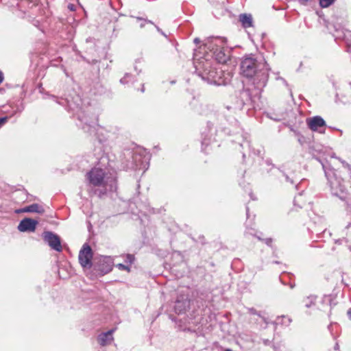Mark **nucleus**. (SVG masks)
<instances>
[{
  "label": "nucleus",
  "mask_w": 351,
  "mask_h": 351,
  "mask_svg": "<svg viewBox=\"0 0 351 351\" xmlns=\"http://www.w3.org/2000/svg\"><path fill=\"white\" fill-rule=\"evenodd\" d=\"M262 233L257 234V231L254 230L253 228L246 227L245 231L244 232V236L246 238H249L250 236L256 237L259 241L263 240L261 238Z\"/></svg>",
  "instance_id": "nucleus-18"
},
{
  "label": "nucleus",
  "mask_w": 351,
  "mask_h": 351,
  "mask_svg": "<svg viewBox=\"0 0 351 351\" xmlns=\"http://www.w3.org/2000/svg\"><path fill=\"white\" fill-rule=\"evenodd\" d=\"M117 268H119L120 270H126L128 271H130V267L128 265H125L122 263H119L116 265Z\"/></svg>",
  "instance_id": "nucleus-25"
},
{
  "label": "nucleus",
  "mask_w": 351,
  "mask_h": 351,
  "mask_svg": "<svg viewBox=\"0 0 351 351\" xmlns=\"http://www.w3.org/2000/svg\"><path fill=\"white\" fill-rule=\"evenodd\" d=\"M134 261V256L132 254H127L125 261L129 264H132Z\"/></svg>",
  "instance_id": "nucleus-24"
},
{
  "label": "nucleus",
  "mask_w": 351,
  "mask_h": 351,
  "mask_svg": "<svg viewBox=\"0 0 351 351\" xmlns=\"http://www.w3.org/2000/svg\"><path fill=\"white\" fill-rule=\"evenodd\" d=\"M308 128L313 131H319L324 133L325 130L326 122L319 116H315L307 120Z\"/></svg>",
  "instance_id": "nucleus-12"
},
{
  "label": "nucleus",
  "mask_w": 351,
  "mask_h": 351,
  "mask_svg": "<svg viewBox=\"0 0 351 351\" xmlns=\"http://www.w3.org/2000/svg\"><path fill=\"white\" fill-rule=\"evenodd\" d=\"M43 239L47 243L50 247L57 252H61L62 250L60 237L52 232H45L43 233Z\"/></svg>",
  "instance_id": "nucleus-11"
},
{
  "label": "nucleus",
  "mask_w": 351,
  "mask_h": 351,
  "mask_svg": "<svg viewBox=\"0 0 351 351\" xmlns=\"http://www.w3.org/2000/svg\"><path fill=\"white\" fill-rule=\"evenodd\" d=\"M336 99L343 104L351 103V82L342 84L336 88Z\"/></svg>",
  "instance_id": "nucleus-9"
},
{
  "label": "nucleus",
  "mask_w": 351,
  "mask_h": 351,
  "mask_svg": "<svg viewBox=\"0 0 351 351\" xmlns=\"http://www.w3.org/2000/svg\"><path fill=\"white\" fill-rule=\"evenodd\" d=\"M8 117H0V128L8 122Z\"/></svg>",
  "instance_id": "nucleus-27"
},
{
  "label": "nucleus",
  "mask_w": 351,
  "mask_h": 351,
  "mask_svg": "<svg viewBox=\"0 0 351 351\" xmlns=\"http://www.w3.org/2000/svg\"><path fill=\"white\" fill-rule=\"evenodd\" d=\"M248 312L252 315H256L259 317H261V315L259 312H258L255 308H250L248 309Z\"/></svg>",
  "instance_id": "nucleus-28"
},
{
  "label": "nucleus",
  "mask_w": 351,
  "mask_h": 351,
  "mask_svg": "<svg viewBox=\"0 0 351 351\" xmlns=\"http://www.w3.org/2000/svg\"><path fill=\"white\" fill-rule=\"evenodd\" d=\"M68 8L71 10V11H74L75 10V5H73V4H69L68 5Z\"/></svg>",
  "instance_id": "nucleus-35"
},
{
  "label": "nucleus",
  "mask_w": 351,
  "mask_h": 351,
  "mask_svg": "<svg viewBox=\"0 0 351 351\" xmlns=\"http://www.w3.org/2000/svg\"><path fill=\"white\" fill-rule=\"evenodd\" d=\"M347 315L348 316V318L351 320V308L348 310Z\"/></svg>",
  "instance_id": "nucleus-38"
},
{
  "label": "nucleus",
  "mask_w": 351,
  "mask_h": 351,
  "mask_svg": "<svg viewBox=\"0 0 351 351\" xmlns=\"http://www.w3.org/2000/svg\"><path fill=\"white\" fill-rule=\"evenodd\" d=\"M265 164L268 166V167H271L272 168L274 167V165L271 162V161L269 160H265Z\"/></svg>",
  "instance_id": "nucleus-36"
},
{
  "label": "nucleus",
  "mask_w": 351,
  "mask_h": 351,
  "mask_svg": "<svg viewBox=\"0 0 351 351\" xmlns=\"http://www.w3.org/2000/svg\"><path fill=\"white\" fill-rule=\"evenodd\" d=\"M300 4L302 5H306L309 2H311L312 0H298Z\"/></svg>",
  "instance_id": "nucleus-32"
},
{
  "label": "nucleus",
  "mask_w": 351,
  "mask_h": 351,
  "mask_svg": "<svg viewBox=\"0 0 351 351\" xmlns=\"http://www.w3.org/2000/svg\"><path fill=\"white\" fill-rule=\"evenodd\" d=\"M245 144L247 146H250L249 143L247 141L245 142Z\"/></svg>",
  "instance_id": "nucleus-44"
},
{
  "label": "nucleus",
  "mask_w": 351,
  "mask_h": 351,
  "mask_svg": "<svg viewBox=\"0 0 351 351\" xmlns=\"http://www.w3.org/2000/svg\"><path fill=\"white\" fill-rule=\"evenodd\" d=\"M239 21L244 28H248L253 25L252 16L250 14H241L239 15Z\"/></svg>",
  "instance_id": "nucleus-17"
},
{
  "label": "nucleus",
  "mask_w": 351,
  "mask_h": 351,
  "mask_svg": "<svg viewBox=\"0 0 351 351\" xmlns=\"http://www.w3.org/2000/svg\"><path fill=\"white\" fill-rule=\"evenodd\" d=\"M136 19L138 21H141V23H140V27L141 28L144 27L145 25V23H149V24H152V25H154V23L152 21L144 19L141 18V17H136Z\"/></svg>",
  "instance_id": "nucleus-23"
},
{
  "label": "nucleus",
  "mask_w": 351,
  "mask_h": 351,
  "mask_svg": "<svg viewBox=\"0 0 351 351\" xmlns=\"http://www.w3.org/2000/svg\"><path fill=\"white\" fill-rule=\"evenodd\" d=\"M269 65L263 57L245 56L241 62L243 75L252 79V83L258 89L265 87L269 77Z\"/></svg>",
  "instance_id": "nucleus-1"
},
{
  "label": "nucleus",
  "mask_w": 351,
  "mask_h": 351,
  "mask_svg": "<svg viewBox=\"0 0 351 351\" xmlns=\"http://www.w3.org/2000/svg\"><path fill=\"white\" fill-rule=\"evenodd\" d=\"M286 181L290 182L291 184H293L295 183V181L293 179H291L288 176H285Z\"/></svg>",
  "instance_id": "nucleus-34"
},
{
  "label": "nucleus",
  "mask_w": 351,
  "mask_h": 351,
  "mask_svg": "<svg viewBox=\"0 0 351 351\" xmlns=\"http://www.w3.org/2000/svg\"><path fill=\"white\" fill-rule=\"evenodd\" d=\"M322 167L332 195L343 199L346 193V189L343 184V180L337 176L333 169H327L324 165Z\"/></svg>",
  "instance_id": "nucleus-6"
},
{
  "label": "nucleus",
  "mask_w": 351,
  "mask_h": 351,
  "mask_svg": "<svg viewBox=\"0 0 351 351\" xmlns=\"http://www.w3.org/2000/svg\"><path fill=\"white\" fill-rule=\"evenodd\" d=\"M278 324H280L282 325H285L286 326H288L292 322V319L285 315H282L281 317H278L276 320Z\"/></svg>",
  "instance_id": "nucleus-21"
},
{
  "label": "nucleus",
  "mask_w": 351,
  "mask_h": 351,
  "mask_svg": "<svg viewBox=\"0 0 351 351\" xmlns=\"http://www.w3.org/2000/svg\"><path fill=\"white\" fill-rule=\"evenodd\" d=\"M93 257L92 250L90 247L84 244L80 251L79 253V262L82 267H88L90 268L92 266L91 259Z\"/></svg>",
  "instance_id": "nucleus-10"
},
{
  "label": "nucleus",
  "mask_w": 351,
  "mask_h": 351,
  "mask_svg": "<svg viewBox=\"0 0 351 351\" xmlns=\"http://www.w3.org/2000/svg\"><path fill=\"white\" fill-rule=\"evenodd\" d=\"M36 213L39 214H43L45 212L44 208L38 204H32L29 206H25L22 209H19L16 210L17 213Z\"/></svg>",
  "instance_id": "nucleus-16"
},
{
  "label": "nucleus",
  "mask_w": 351,
  "mask_h": 351,
  "mask_svg": "<svg viewBox=\"0 0 351 351\" xmlns=\"http://www.w3.org/2000/svg\"><path fill=\"white\" fill-rule=\"evenodd\" d=\"M250 196H251V199H254L253 198V197L252 196V193H250Z\"/></svg>",
  "instance_id": "nucleus-46"
},
{
  "label": "nucleus",
  "mask_w": 351,
  "mask_h": 351,
  "mask_svg": "<svg viewBox=\"0 0 351 351\" xmlns=\"http://www.w3.org/2000/svg\"><path fill=\"white\" fill-rule=\"evenodd\" d=\"M114 330H110L106 332L100 334L98 337V343L102 346H106L110 344L113 340L112 333Z\"/></svg>",
  "instance_id": "nucleus-15"
},
{
  "label": "nucleus",
  "mask_w": 351,
  "mask_h": 351,
  "mask_svg": "<svg viewBox=\"0 0 351 351\" xmlns=\"http://www.w3.org/2000/svg\"><path fill=\"white\" fill-rule=\"evenodd\" d=\"M225 351H232V350L230 349H226Z\"/></svg>",
  "instance_id": "nucleus-47"
},
{
  "label": "nucleus",
  "mask_w": 351,
  "mask_h": 351,
  "mask_svg": "<svg viewBox=\"0 0 351 351\" xmlns=\"http://www.w3.org/2000/svg\"><path fill=\"white\" fill-rule=\"evenodd\" d=\"M262 241H264L265 243L269 245V246H271V243H272V239L271 238H267V239H263Z\"/></svg>",
  "instance_id": "nucleus-33"
},
{
  "label": "nucleus",
  "mask_w": 351,
  "mask_h": 351,
  "mask_svg": "<svg viewBox=\"0 0 351 351\" xmlns=\"http://www.w3.org/2000/svg\"><path fill=\"white\" fill-rule=\"evenodd\" d=\"M334 28L332 32L334 37L337 39H344L347 43L348 50L351 53V31L346 29L340 24L330 25Z\"/></svg>",
  "instance_id": "nucleus-8"
},
{
  "label": "nucleus",
  "mask_w": 351,
  "mask_h": 351,
  "mask_svg": "<svg viewBox=\"0 0 351 351\" xmlns=\"http://www.w3.org/2000/svg\"><path fill=\"white\" fill-rule=\"evenodd\" d=\"M317 297L315 295H310L306 297L304 300V306L306 308H310L312 306L315 305Z\"/></svg>",
  "instance_id": "nucleus-19"
},
{
  "label": "nucleus",
  "mask_w": 351,
  "mask_h": 351,
  "mask_svg": "<svg viewBox=\"0 0 351 351\" xmlns=\"http://www.w3.org/2000/svg\"><path fill=\"white\" fill-rule=\"evenodd\" d=\"M134 81V77L130 73H125V75L120 80V83L122 84H128Z\"/></svg>",
  "instance_id": "nucleus-20"
},
{
  "label": "nucleus",
  "mask_w": 351,
  "mask_h": 351,
  "mask_svg": "<svg viewBox=\"0 0 351 351\" xmlns=\"http://www.w3.org/2000/svg\"><path fill=\"white\" fill-rule=\"evenodd\" d=\"M51 98L57 103L62 106H67L68 110L73 112V114L77 116V119L82 122V129L90 134L97 132V134H101L103 128L97 124V119L96 117L89 121L86 114V111L82 108V101L80 97L77 95L71 100L61 99L60 101L58 100L57 97L51 95Z\"/></svg>",
  "instance_id": "nucleus-3"
},
{
  "label": "nucleus",
  "mask_w": 351,
  "mask_h": 351,
  "mask_svg": "<svg viewBox=\"0 0 351 351\" xmlns=\"http://www.w3.org/2000/svg\"><path fill=\"white\" fill-rule=\"evenodd\" d=\"M38 222L37 220L25 218L21 220L18 226V230L21 232H33L36 230Z\"/></svg>",
  "instance_id": "nucleus-13"
},
{
  "label": "nucleus",
  "mask_w": 351,
  "mask_h": 351,
  "mask_svg": "<svg viewBox=\"0 0 351 351\" xmlns=\"http://www.w3.org/2000/svg\"><path fill=\"white\" fill-rule=\"evenodd\" d=\"M98 140L101 143H103L104 142L106 141L105 138H100L99 137H98Z\"/></svg>",
  "instance_id": "nucleus-40"
},
{
  "label": "nucleus",
  "mask_w": 351,
  "mask_h": 351,
  "mask_svg": "<svg viewBox=\"0 0 351 351\" xmlns=\"http://www.w3.org/2000/svg\"><path fill=\"white\" fill-rule=\"evenodd\" d=\"M194 43H196V44L199 43H200V40H199V38H195L194 39Z\"/></svg>",
  "instance_id": "nucleus-39"
},
{
  "label": "nucleus",
  "mask_w": 351,
  "mask_h": 351,
  "mask_svg": "<svg viewBox=\"0 0 351 351\" xmlns=\"http://www.w3.org/2000/svg\"><path fill=\"white\" fill-rule=\"evenodd\" d=\"M335 0H319V5L322 8H328L331 5Z\"/></svg>",
  "instance_id": "nucleus-22"
},
{
  "label": "nucleus",
  "mask_w": 351,
  "mask_h": 351,
  "mask_svg": "<svg viewBox=\"0 0 351 351\" xmlns=\"http://www.w3.org/2000/svg\"><path fill=\"white\" fill-rule=\"evenodd\" d=\"M156 29V30L160 33L163 36H165V38L167 37V34L157 25H154Z\"/></svg>",
  "instance_id": "nucleus-31"
},
{
  "label": "nucleus",
  "mask_w": 351,
  "mask_h": 351,
  "mask_svg": "<svg viewBox=\"0 0 351 351\" xmlns=\"http://www.w3.org/2000/svg\"><path fill=\"white\" fill-rule=\"evenodd\" d=\"M339 161L341 162V164L343 165V167L344 168H346L348 171L351 170V165H349L348 162H346L345 160H343L340 158H339Z\"/></svg>",
  "instance_id": "nucleus-26"
},
{
  "label": "nucleus",
  "mask_w": 351,
  "mask_h": 351,
  "mask_svg": "<svg viewBox=\"0 0 351 351\" xmlns=\"http://www.w3.org/2000/svg\"><path fill=\"white\" fill-rule=\"evenodd\" d=\"M86 178L90 185L99 187L93 191V193L99 197L106 195L108 191L113 190L114 180L107 177L105 171L101 168L92 169L86 173Z\"/></svg>",
  "instance_id": "nucleus-5"
},
{
  "label": "nucleus",
  "mask_w": 351,
  "mask_h": 351,
  "mask_svg": "<svg viewBox=\"0 0 351 351\" xmlns=\"http://www.w3.org/2000/svg\"><path fill=\"white\" fill-rule=\"evenodd\" d=\"M24 109V106L21 104L20 106H17L16 110H14L12 112V115L15 114L17 112H21Z\"/></svg>",
  "instance_id": "nucleus-29"
},
{
  "label": "nucleus",
  "mask_w": 351,
  "mask_h": 351,
  "mask_svg": "<svg viewBox=\"0 0 351 351\" xmlns=\"http://www.w3.org/2000/svg\"><path fill=\"white\" fill-rule=\"evenodd\" d=\"M338 348H339V346H338V344L337 343V344L335 345V350H337Z\"/></svg>",
  "instance_id": "nucleus-43"
},
{
  "label": "nucleus",
  "mask_w": 351,
  "mask_h": 351,
  "mask_svg": "<svg viewBox=\"0 0 351 351\" xmlns=\"http://www.w3.org/2000/svg\"><path fill=\"white\" fill-rule=\"evenodd\" d=\"M302 197V193H300L298 196H296L294 199V204L296 205L298 202H301Z\"/></svg>",
  "instance_id": "nucleus-30"
},
{
  "label": "nucleus",
  "mask_w": 351,
  "mask_h": 351,
  "mask_svg": "<svg viewBox=\"0 0 351 351\" xmlns=\"http://www.w3.org/2000/svg\"><path fill=\"white\" fill-rule=\"evenodd\" d=\"M110 270H111V267H110V266H108V267L106 269L105 272L107 273V272H108Z\"/></svg>",
  "instance_id": "nucleus-41"
},
{
  "label": "nucleus",
  "mask_w": 351,
  "mask_h": 351,
  "mask_svg": "<svg viewBox=\"0 0 351 351\" xmlns=\"http://www.w3.org/2000/svg\"><path fill=\"white\" fill-rule=\"evenodd\" d=\"M193 64L197 75L208 84L219 86L230 81L229 73L226 76L221 68L213 67L212 61L199 56L197 52L194 53Z\"/></svg>",
  "instance_id": "nucleus-2"
},
{
  "label": "nucleus",
  "mask_w": 351,
  "mask_h": 351,
  "mask_svg": "<svg viewBox=\"0 0 351 351\" xmlns=\"http://www.w3.org/2000/svg\"><path fill=\"white\" fill-rule=\"evenodd\" d=\"M190 300L187 296L180 295L179 296L174 306L175 311L176 313L181 314L184 313L186 309L189 307Z\"/></svg>",
  "instance_id": "nucleus-14"
},
{
  "label": "nucleus",
  "mask_w": 351,
  "mask_h": 351,
  "mask_svg": "<svg viewBox=\"0 0 351 351\" xmlns=\"http://www.w3.org/2000/svg\"><path fill=\"white\" fill-rule=\"evenodd\" d=\"M226 40L224 38H210L204 46L195 51L199 56L206 58L211 61L215 58L219 63L224 64L230 59V49L226 48Z\"/></svg>",
  "instance_id": "nucleus-4"
},
{
  "label": "nucleus",
  "mask_w": 351,
  "mask_h": 351,
  "mask_svg": "<svg viewBox=\"0 0 351 351\" xmlns=\"http://www.w3.org/2000/svg\"><path fill=\"white\" fill-rule=\"evenodd\" d=\"M4 80L3 73L1 71H0V84L3 82Z\"/></svg>",
  "instance_id": "nucleus-37"
},
{
  "label": "nucleus",
  "mask_w": 351,
  "mask_h": 351,
  "mask_svg": "<svg viewBox=\"0 0 351 351\" xmlns=\"http://www.w3.org/2000/svg\"><path fill=\"white\" fill-rule=\"evenodd\" d=\"M248 211H249V209L248 208H247V216L248 217Z\"/></svg>",
  "instance_id": "nucleus-45"
},
{
  "label": "nucleus",
  "mask_w": 351,
  "mask_h": 351,
  "mask_svg": "<svg viewBox=\"0 0 351 351\" xmlns=\"http://www.w3.org/2000/svg\"><path fill=\"white\" fill-rule=\"evenodd\" d=\"M144 91H145L144 85H143V87H141V92L143 93Z\"/></svg>",
  "instance_id": "nucleus-42"
},
{
  "label": "nucleus",
  "mask_w": 351,
  "mask_h": 351,
  "mask_svg": "<svg viewBox=\"0 0 351 351\" xmlns=\"http://www.w3.org/2000/svg\"><path fill=\"white\" fill-rule=\"evenodd\" d=\"M131 168L135 170H143L145 172L149 167L150 154L145 149H137L132 154Z\"/></svg>",
  "instance_id": "nucleus-7"
}]
</instances>
